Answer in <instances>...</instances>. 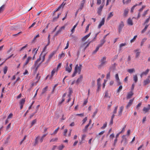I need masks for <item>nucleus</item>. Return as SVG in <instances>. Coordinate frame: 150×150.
<instances>
[{
    "label": "nucleus",
    "mask_w": 150,
    "mask_h": 150,
    "mask_svg": "<svg viewBox=\"0 0 150 150\" xmlns=\"http://www.w3.org/2000/svg\"><path fill=\"white\" fill-rule=\"evenodd\" d=\"M41 59V57L40 56L39 58L35 62L33 66V69L35 70V73L37 71L38 68L40 66L41 64V62H40Z\"/></svg>",
    "instance_id": "f257e3e1"
},
{
    "label": "nucleus",
    "mask_w": 150,
    "mask_h": 150,
    "mask_svg": "<svg viewBox=\"0 0 150 150\" xmlns=\"http://www.w3.org/2000/svg\"><path fill=\"white\" fill-rule=\"evenodd\" d=\"M82 67L81 65L80 64L79 66L78 64L76 65L74 68V71L73 74L72 75V77L75 76L76 74L78 73L79 74H80L81 71V69Z\"/></svg>",
    "instance_id": "f03ea898"
},
{
    "label": "nucleus",
    "mask_w": 150,
    "mask_h": 150,
    "mask_svg": "<svg viewBox=\"0 0 150 150\" xmlns=\"http://www.w3.org/2000/svg\"><path fill=\"white\" fill-rule=\"evenodd\" d=\"M106 59V57L105 56L103 57L102 58L100 59V64L99 65V66L100 67H101L106 64L107 63V61Z\"/></svg>",
    "instance_id": "7ed1b4c3"
},
{
    "label": "nucleus",
    "mask_w": 150,
    "mask_h": 150,
    "mask_svg": "<svg viewBox=\"0 0 150 150\" xmlns=\"http://www.w3.org/2000/svg\"><path fill=\"white\" fill-rule=\"evenodd\" d=\"M72 64H71L69 65L68 62H67L66 63V66L65 67V70L67 71L68 73L71 72L72 69Z\"/></svg>",
    "instance_id": "20e7f679"
},
{
    "label": "nucleus",
    "mask_w": 150,
    "mask_h": 150,
    "mask_svg": "<svg viewBox=\"0 0 150 150\" xmlns=\"http://www.w3.org/2000/svg\"><path fill=\"white\" fill-rule=\"evenodd\" d=\"M85 1L84 0H83L81 1V3L80 5V7L78 9V10L77 11V13H78L79 11H81L83 9L84 3H85Z\"/></svg>",
    "instance_id": "39448f33"
},
{
    "label": "nucleus",
    "mask_w": 150,
    "mask_h": 150,
    "mask_svg": "<svg viewBox=\"0 0 150 150\" xmlns=\"http://www.w3.org/2000/svg\"><path fill=\"white\" fill-rule=\"evenodd\" d=\"M124 26V24L122 21H121L118 26V31L120 33L122 31V29Z\"/></svg>",
    "instance_id": "423d86ee"
},
{
    "label": "nucleus",
    "mask_w": 150,
    "mask_h": 150,
    "mask_svg": "<svg viewBox=\"0 0 150 150\" xmlns=\"http://www.w3.org/2000/svg\"><path fill=\"white\" fill-rule=\"evenodd\" d=\"M90 42H89L86 46L85 45L86 42H85V43H84L81 46V48H83V51H84L85 50V49H86V47L89 46V45L90 44Z\"/></svg>",
    "instance_id": "0eeeda50"
},
{
    "label": "nucleus",
    "mask_w": 150,
    "mask_h": 150,
    "mask_svg": "<svg viewBox=\"0 0 150 150\" xmlns=\"http://www.w3.org/2000/svg\"><path fill=\"white\" fill-rule=\"evenodd\" d=\"M105 22V18H103L101 21L100 22L99 25H98V27L99 28H100L104 24Z\"/></svg>",
    "instance_id": "6e6552de"
},
{
    "label": "nucleus",
    "mask_w": 150,
    "mask_h": 150,
    "mask_svg": "<svg viewBox=\"0 0 150 150\" xmlns=\"http://www.w3.org/2000/svg\"><path fill=\"white\" fill-rule=\"evenodd\" d=\"M129 9L128 8H126L125 9L123 13V16L124 17H126L128 13Z\"/></svg>",
    "instance_id": "1a4fd4ad"
},
{
    "label": "nucleus",
    "mask_w": 150,
    "mask_h": 150,
    "mask_svg": "<svg viewBox=\"0 0 150 150\" xmlns=\"http://www.w3.org/2000/svg\"><path fill=\"white\" fill-rule=\"evenodd\" d=\"M103 8V6L100 5L98 9V13L99 15H101V11Z\"/></svg>",
    "instance_id": "9d476101"
},
{
    "label": "nucleus",
    "mask_w": 150,
    "mask_h": 150,
    "mask_svg": "<svg viewBox=\"0 0 150 150\" xmlns=\"http://www.w3.org/2000/svg\"><path fill=\"white\" fill-rule=\"evenodd\" d=\"M133 100L134 98L132 99H131L129 100V102L127 104L126 106V108H128L129 107H130L132 105Z\"/></svg>",
    "instance_id": "9b49d317"
},
{
    "label": "nucleus",
    "mask_w": 150,
    "mask_h": 150,
    "mask_svg": "<svg viewBox=\"0 0 150 150\" xmlns=\"http://www.w3.org/2000/svg\"><path fill=\"white\" fill-rule=\"evenodd\" d=\"M65 4H64V2L61 5H60L57 8L56 10H55L54 12H56L58 11L61 8H63L64 6L65 5Z\"/></svg>",
    "instance_id": "f8f14e48"
},
{
    "label": "nucleus",
    "mask_w": 150,
    "mask_h": 150,
    "mask_svg": "<svg viewBox=\"0 0 150 150\" xmlns=\"http://www.w3.org/2000/svg\"><path fill=\"white\" fill-rule=\"evenodd\" d=\"M133 94L134 93L132 91H131L130 92L128 93L127 96V98L129 99L131 98L132 96L133 95Z\"/></svg>",
    "instance_id": "ddd939ff"
},
{
    "label": "nucleus",
    "mask_w": 150,
    "mask_h": 150,
    "mask_svg": "<svg viewBox=\"0 0 150 150\" xmlns=\"http://www.w3.org/2000/svg\"><path fill=\"white\" fill-rule=\"evenodd\" d=\"M127 23L128 25H133L132 20L130 18H129L127 20Z\"/></svg>",
    "instance_id": "4468645a"
},
{
    "label": "nucleus",
    "mask_w": 150,
    "mask_h": 150,
    "mask_svg": "<svg viewBox=\"0 0 150 150\" xmlns=\"http://www.w3.org/2000/svg\"><path fill=\"white\" fill-rule=\"evenodd\" d=\"M83 78V75H80L78 79L76 81V82L78 84L81 82Z\"/></svg>",
    "instance_id": "2eb2a0df"
},
{
    "label": "nucleus",
    "mask_w": 150,
    "mask_h": 150,
    "mask_svg": "<svg viewBox=\"0 0 150 150\" xmlns=\"http://www.w3.org/2000/svg\"><path fill=\"white\" fill-rule=\"evenodd\" d=\"M150 109V105H148L147 108L144 107L143 109V110L145 112V113L147 112Z\"/></svg>",
    "instance_id": "dca6fc26"
},
{
    "label": "nucleus",
    "mask_w": 150,
    "mask_h": 150,
    "mask_svg": "<svg viewBox=\"0 0 150 150\" xmlns=\"http://www.w3.org/2000/svg\"><path fill=\"white\" fill-rule=\"evenodd\" d=\"M150 82V80L149 79L147 78L144 81V86L146 85L149 83Z\"/></svg>",
    "instance_id": "f3484780"
},
{
    "label": "nucleus",
    "mask_w": 150,
    "mask_h": 150,
    "mask_svg": "<svg viewBox=\"0 0 150 150\" xmlns=\"http://www.w3.org/2000/svg\"><path fill=\"white\" fill-rule=\"evenodd\" d=\"M113 16L112 12H110L108 15L107 19L108 20Z\"/></svg>",
    "instance_id": "a211bd4d"
},
{
    "label": "nucleus",
    "mask_w": 150,
    "mask_h": 150,
    "mask_svg": "<svg viewBox=\"0 0 150 150\" xmlns=\"http://www.w3.org/2000/svg\"><path fill=\"white\" fill-rule=\"evenodd\" d=\"M38 50V48L37 49H36V48H35L32 51V54L34 55H33L35 56L37 54Z\"/></svg>",
    "instance_id": "6ab92c4d"
},
{
    "label": "nucleus",
    "mask_w": 150,
    "mask_h": 150,
    "mask_svg": "<svg viewBox=\"0 0 150 150\" xmlns=\"http://www.w3.org/2000/svg\"><path fill=\"white\" fill-rule=\"evenodd\" d=\"M124 108V107L123 106H121V107H120V108L118 112V113H119V115H120L122 114V111L123 110Z\"/></svg>",
    "instance_id": "aec40b11"
},
{
    "label": "nucleus",
    "mask_w": 150,
    "mask_h": 150,
    "mask_svg": "<svg viewBox=\"0 0 150 150\" xmlns=\"http://www.w3.org/2000/svg\"><path fill=\"white\" fill-rule=\"evenodd\" d=\"M116 65V64L114 63V64H112V66L110 68V69L112 70H114L115 69Z\"/></svg>",
    "instance_id": "412c9836"
},
{
    "label": "nucleus",
    "mask_w": 150,
    "mask_h": 150,
    "mask_svg": "<svg viewBox=\"0 0 150 150\" xmlns=\"http://www.w3.org/2000/svg\"><path fill=\"white\" fill-rule=\"evenodd\" d=\"M128 72L130 74H132L135 72V69L134 68L129 69L127 70Z\"/></svg>",
    "instance_id": "4be33fe9"
},
{
    "label": "nucleus",
    "mask_w": 150,
    "mask_h": 150,
    "mask_svg": "<svg viewBox=\"0 0 150 150\" xmlns=\"http://www.w3.org/2000/svg\"><path fill=\"white\" fill-rule=\"evenodd\" d=\"M79 23V21H78L76 24L73 26L72 29L71 30V33L72 34L75 31V29L78 25Z\"/></svg>",
    "instance_id": "5701e85b"
},
{
    "label": "nucleus",
    "mask_w": 150,
    "mask_h": 150,
    "mask_svg": "<svg viewBox=\"0 0 150 150\" xmlns=\"http://www.w3.org/2000/svg\"><path fill=\"white\" fill-rule=\"evenodd\" d=\"M65 55V54L63 52H62L61 54H60L58 56L59 59H61L62 57H64Z\"/></svg>",
    "instance_id": "b1692460"
},
{
    "label": "nucleus",
    "mask_w": 150,
    "mask_h": 150,
    "mask_svg": "<svg viewBox=\"0 0 150 150\" xmlns=\"http://www.w3.org/2000/svg\"><path fill=\"white\" fill-rule=\"evenodd\" d=\"M146 40L147 38H144L142 39L140 44V46L141 47H142L143 45L144 42L146 41Z\"/></svg>",
    "instance_id": "393cba45"
},
{
    "label": "nucleus",
    "mask_w": 150,
    "mask_h": 150,
    "mask_svg": "<svg viewBox=\"0 0 150 150\" xmlns=\"http://www.w3.org/2000/svg\"><path fill=\"white\" fill-rule=\"evenodd\" d=\"M55 52L53 51L51 53L49 56L48 58L51 59L53 55L55 54Z\"/></svg>",
    "instance_id": "a878e982"
},
{
    "label": "nucleus",
    "mask_w": 150,
    "mask_h": 150,
    "mask_svg": "<svg viewBox=\"0 0 150 150\" xmlns=\"http://www.w3.org/2000/svg\"><path fill=\"white\" fill-rule=\"evenodd\" d=\"M57 71L58 70L57 69H56V68L54 69L51 72V76H52L55 73L57 72Z\"/></svg>",
    "instance_id": "bb28decb"
},
{
    "label": "nucleus",
    "mask_w": 150,
    "mask_h": 150,
    "mask_svg": "<svg viewBox=\"0 0 150 150\" xmlns=\"http://www.w3.org/2000/svg\"><path fill=\"white\" fill-rule=\"evenodd\" d=\"M133 80L135 83H136L138 81V77L137 75L133 76Z\"/></svg>",
    "instance_id": "cd10ccee"
},
{
    "label": "nucleus",
    "mask_w": 150,
    "mask_h": 150,
    "mask_svg": "<svg viewBox=\"0 0 150 150\" xmlns=\"http://www.w3.org/2000/svg\"><path fill=\"white\" fill-rule=\"evenodd\" d=\"M47 135V134H44L41 137V138L40 139V142L42 143V142L44 137Z\"/></svg>",
    "instance_id": "c85d7f7f"
},
{
    "label": "nucleus",
    "mask_w": 150,
    "mask_h": 150,
    "mask_svg": "<svg viewBox=\"0 0 150 150\" xmlns=\"http://www.w3.org/2000/svg\"><path fill=\"white\" fill-rule=\"evenodd\" d=\"M58 140V138L57 137L53 138L50 140V142H56Z\"/></svg>",
    "instance_id": "c756f323"
},
{
    "label": "nucleus",
    "mask_w": 150,
    "mask_h": 150,
    "mask_svg": "<svg viewBox=\"0 0 150 150\" xmlns=\"http://www.w3.org/2000/svg\"><path fill=\"white\" fill-rule=\"evenodd\" d=\"M64 147V146L63 144H62L59 146L57 147V149L59 150H62V149Z\"/></svg>",
    "instance_id": "7c9ffc66"
},
{
    "label": "nucleus",
    "mask_w": 150,
    "mask_h": 150,
    "mask_svg": "<svg viewBox=\"0 0 150 150\" xmlns=\"http://www.w3.org/2000/svg\"><path fill=\"white\" fill-rule=\"evenodd\" d=\"M59 127H57L54 131L51 134V135H55V134H56L57 132H58L59 129Z\"/></svg>",
    "instance_id": "2f4dec72"
},
{
    "label": "nucleus",
    "mask_w": 150,
    "mask_h": 150,
    "mask_svg": "<svg viewBox=\"0 0 150 150\" xmlns=\"http://www.w3.org/2000/svg\"><path fill=\"white\" fill-rule=\"evenodd\" d=\"M61 14V13H59L58 14L57 16L56 17L54 18H53L52 21L53 22L55 21H57V19L59 17V16Z\"/></svg>",
    "instance_id": "473e14b6"
},
{
    "label": "nucleus",
    "mask_w": 150,
    "mask_h": 150,
    "mask_svg": "<svg viewBox=\"0 0 150 150\" xmlns=\"http://www.w3.org/2000/svg\"><path fill=\"white\" fill-rule=\"evenodd\" d=\"M137 50H134V51L135 52H136V57L137 58L139 56L140 52H137Z\"/></svg>",
    "instance_id": "72a5a7b5"
},
{
    "label": "nucleus",
    "mask_w": 150,
    "mask_h": 150,
    "mask_svg": "<svg viewBox=\"0 0 150 150\" xmlns=\"http://www.w3.org/2000/svg\"><path fill=\"white\" fill-rule=\"evenodd\" d=\"M39 137H37L35 139V142L34 144V146H36L37 144H38V139L39 138Z\"/></svg>",
    "instance_id": "f704fd0d"
},
{
    "label": "nucleus",
    "mask_w": 150,
    "mask_h": 150,
    "mask_svg": "<svg viewBox=\"0 0 150 150\" xmlns=\"http://www.w3.org/2000/svg\"><path fill=\"white\" fill-rule=\"evenodd\" d=\"M25 99L23 98L21 99L20 102V105H24L25 102Z\"/></svg>",
    "instance_id": "c9c22d12"
},
{
    "label": "nucleus",
    "mask_w": 150,
    "mask_h": 150,
    "mask_svg": "<svg viewBox=\"0 0 150 150\" xmlns=\"http://www.w3.org/2000/svg\"><path fill=\"white\" fill-rule=\"evenodd\" d=\"M148 26L149 25H146L145 26L144 28L141 31L142 33H144L146 30Z\"/></svg>",
    "instance_id": "e433bc0d"
},
{
    "label": "nucleus",
    "mask_w": 150,
    "mask_h": 150,
    "mask_svg": "<svg viewBox=\"0 0 150 150\" xmlns=\"http://www.w3.org/2000/svg\"><path fill=\"white\" fill-rule=\"evenodd\" d=\"M149 69H147L144 72H143L142 73L144 75H147L149 73Z\"/></svg>",
    "instance_id": "4c0bfd02"
},
{
    "label": "nucleus",
    "mask_w": 150,
    "mask_h": 150,
    "mask_svg": "<svg viewBox=\"0 0 150 150\" xmlns=\"http://www.w3.org/2000/svg\"><path fill=\"white\" fill-rule=\"evenodd\" d=\"M37 122V120L36 119H35L32 121L31 123V127H32L33 125L35 124Z\"/></svg>",
    "instance_id": "58836bf2"
},
{
    "label": "nucleus",
    "mask_w": 150,
    "mask_h": 150,
    "mask_svg": "<svg viewBox=\"0 0 150 150\" xmlns=\"http://www.w3.org/2000/svg\"><path fill=\"white\" fill-rule=\"evenodd\" d=\"M20 77H18L17 79H16V81H14L13 83V84H12V85L13 86H14L15 85V84H16V82L17 81H19L20 80Z\"/></svg>",
    "instance_id": "ea45409f"
},
{
    "label": "nucleus",
    "mask_w": 150,
    "mask_h": 150,
    "mask_svg": "<svg viewBox=\"0 0 150 150\" xmlns=\"http://www.w3.org/2000/svg\"><path fill=\"white\" fill-rule=\"evenodd\" d=\"M66 93H65L63 95V96H62V98L61 102L60 103V104H61L64 101L65 99L64 98V97L66 96Z\"/></svg>",
    "instance_id": "a19ab883"
},
{
    "label": "nucleus",
    "mask_w": 150,
    "mask_h": 150,
    "mask_svg": "<svg viewBox=\"0 0 150 150\" xmlns=\"http://www.w3.org/2000/svg\"><path fill=\"white\" fill-rule=\"evenodd\" d=\"M40 57H41V55H40ZM45 56H46V54H45L43 55V56L42 57V58L41 59V60H42V61L41 62H41V63L43 62L44 60H45Z\"/></svg>",
    "instance_id": "79ce46f5"
},
{
    "label": "nucleus",
    "mask_w": 150,
    "mask_h": 150,
    "mask_svg": "<svg viewBox=\"0 0 150 150\" xmlns=\"http://www.w3.org/2000/svg\"><path fill=\"white\" fill-rule=\"evenodd\" d=\"M104 97L106 98H110V97L108 96V91H105V93Z\"/></svg>",
    "instance_id": "37998d69"
},
{
    "label": "nucleus",
    "mask_w": 150,
    "mask_h": 150,
    "mask_svg": "<svg viewBox=\"0 0 150 150\" xmlns=\"http://www.w3.org/2000/svg\"><path fill=\"white\" fill-rule=\"evenodd\" d=\"M98 112V110L96 109L95 112H93V115L92 116L93 117H94L96 115Z\"/></svg>",
    "instance_id": "c03bdc74"
},
{
    "label": "nucleus",
    "mask_w": 150,
    "mask_h": 150,
    "mask_svg": "<svg viewBox=\"0 0 150 150\" xmlns=\"http://www.w3.org/2000/svg\"><path fill=\"white\" fill-rule=\"evenodd\" d=\"M97 85L98 86L97 91L98 92L100 89L101 84L100 83H97Z\"/></svg>",
    "instance_id": "a18cd8bd"
},
{
    "label": "nucleus",
    "mask_w": 150,
    "mask_h": 150,
    "mask_svg": "<svg viewBox=\"0 0 150 150\" xmlns=\"http://www.w3.org/2000/svg\"><path fill=\"white\" fill-rule=\"evenodd\" d=\"M138 6V4H136L133 6L131 8V12H132L133 11V10L135 7Z\"/></svg>",
    "instance_id": "49530a36"
},
{
    "label": "nucleus",
    "mask_w": 150,
    "mask_h": 150,
    "mask_svg": "<svg viewBox=\"0 0 150 150\" xmlns=\"http://www.w3.org/2000/svg\"><path fill=\"white\" fill-rule=\"evenodd\" d=\"M4 5L0 7V13L3 11L4 9Z\"/></svg>",
    "instance_id": "de8ad7c7"
},
{
    "label": "nucleus",
    "mask_w": 150,
    "mask_h": 150,
    "mask_svg": "<svg viewBox=\"0 0 150 150\" xmlns=\"http://www.w3.org/2000/svg\"><path fill=\"white\" fill-rule=\"evenodd\" d=\"M137 37V35H135L134 36L133 38L131 40H130V42L131 43H132L133 42H134L135 40L136 39V38Z\"/></svg>",
    "instance_id": "09e8293b"
},
{
    "label": "nucleus",
    "mask_w": 150,
    "mask_h": 150,
    "mask_svg": "<svg viewBox=\"0 0 150 150\" xmlns=\"http://www.w3.org/2000/svg\"><path fill=\"white\" fill-rule=\"evenodd\" d=\"M47 88H48V87L47 86H46L45 87V88H44L43 89L42 92V93H45V92L47 91Z\"/></svg>",
    "instance_id": "8fccbe9b"
},
{
    "label": "nucleus",
    "mask_w": 150,
    "mask_h": 150,
    "mask_svg": "<svg viewBox=\"0 0 150 150\" xmlns=\"http://www.w3.org/2000/svg\"><path fill=\"white\" fill-rule=\"evenodd\" d=\"M118 108V106H117L115 107L114 110L113 111V113L114 114H116L117 113V110Z\"/></svg>",
    "instance_id": "3c124183"
},
{
    "label": "nucleus",
    "mask_w": 150,
    "mask_h": 150,
    "mask_svg": "<svg viewBox=\"0 0 150 150\" xmlns=\"http://www.w3.org/2000/svg\"><path fill=\"white\" fill-rule=\"evenodd\" d=\"M32 59V57H28L27 59H26V62H27L28 63Z\"/></svg>",
    "instance_id": "603ef678"
},
{
    "label": "nucleus",
    "mask_w": 150,
    "mask_h": 150,
    "mask_svg": "<svg viewBox=\"0 0 150 150\" xmlns=\"http://www.w3.org/2000/svg\"><path fill=\"white\" fill-rule=\"evenodd\" d=\"M107 123L106 122L103 125V126L101 127V129H104L107 126Z\"/></svg>",
    "instance_id": "864d4df0"
},
{
    "label": "nucleus",
    "mask_w": 150,
    "mask_h": 150,
    "mask_svg": "<svg viewBox=\"0 0 150 150\" xmlns=\"http://www.w3.org/2000/svg\"><path fill=\"white\" fill-rule=\"evenodd\" d=\"M89 125H90L88 124L87 125H86L85 126L84 129L83 130V131L84 132L86 131L87 129L88 128V127L89 126Z\"/></svg>",
    "instance_id": "5fc2aeb1"
},
{
    "label": "nucleus",
    "mask_w": 150,
    "mask_h": 150,
    "mask_svg": "<svg viewBox=\"0 0 150 150\" xmlns=\"http://www.w3.org/2000/svg\"><path fill=\"white\" fill-rule=\"evenodd\" d=\"M67 131H68L67 129H66L64 130V133H63V135L64 136H65V137L67 136L66 134L67 133Z\"/></svg>",
    "instance_id": "6e6d98bb"
},
{
    "label": "nucleus",
    "mask_w": 150,
    "mask_h": 150,
    "mask_svg": "<svg viewBox=\"0 0 150 150\" xmlns=\"http://www.w3.org/2000/svg\"><path fill=\"white\" fill-rule=\"evenodd\" d=\"M87 120V117H86L82 120V124H84Z\"/></svg>",
    "instance_id": "4d7b16f0"
},
{
    "label": "nucleus",
    "mask_w": 150,
    "mask_h": 150,
    "mask_svg": "<svg viewBox=\"0 0 150 150\" xmlns=\"http://www.w3.org/2000/svg\"><path fill=\"white\" fill-rule=\"evenodd\" d=\"M90 25H91V24H89L86 26V28L85 32H87L88 31L89 29V27Z\"/></svg>",
    "instance_id": "13d9d810"
},
{
    "label": "nucleus",
    "mask_w": 150,
    "mask_h": 150,
    "mask_svg": "<svg viewBox=\"0 0 150 150\" xmlns=\"http://www.w3.org/2000/svg\"><path fill=\"white\" fill-rule=\"evenodd\" d=\"M126 45V43H121L120 44V50H121V48L123 46H124L125 45Z\"/></svg>",
    "instance_id": "bf43d9fd"
},
{
    "label": "nucleus",
    "mask_w": 150,
    "mask_h": 150,
    "mask_svg": "<svg viewBox=\"0 0 150 150\" xmlns=\"http://www.w3.org/2000/svg\"><path fill=\"white\" fill-rule=\"evenodd\" d=\"M7 71V67H5L4 68V74H6V73Z\"/></svg>",
    "instance_id": "052dcab7"
},
{
    "label": "nucleus",
    "mask_w": 150,
    "mask_h": 150,
    "mask_svg": "<svg viewBox=\"0 0 150 150\" xmlns=\"http://www.w3.org/2000/svg\"><path fill=\"white\" fill-rule=\"evenodd\" d=\"M73 92L72 90L71 89H69V93L68 95V97H70L71 95V93H72Z\"/></svg>",
    "instance_id": "680f3d73"
},
{
    "label": "nucleus",
    "mask_w": 150,
    "mask_h": 150,
    "mask_svg": "<svg viewBox=\"0 0 150 150\" xmlns=\"http://www.w3.org/2000/svg\"><path fill=\"white\" fill-rule=\"evenodd\" d=\"M122 86L121 85L117 89V92H119L122 89Z\"/></svg>",
    "instance_id": "e2e57ef3"
},
{
    "label": "nucleus",
    "mask_w": 150,
    "mask_h": 150,
    "mask_svg": "<svg viewBox=\"0 0 150 150\" xmlns=\"http://www.w3.org/2000/svg\"><path fill=\"white\" fill-rule=\"evenodd\" d=\"M110 71L108 72L106 75V78L107 79H110Z\"/></svg>",
    "instance_id": "0e129e2a"
},
{
    "label": "nucleus",
    "mask_w": 150,
    "mask_h": 150,
    "mask_svg": "<svg viewBox=\"0 0 150 150\" xmlns=\"http://www.w3.org/2000/svg\"><path fill=\"white\" fill-rule=\"evenodd\" d=\"M115 78L116 80V81H119V80H120L119 77V76H118V75L117 74H116V75H115Z\"/></svg>",
    "instance_id": "69168bd1"
},
{
    "label": "nucleus",
    "mask_w": 150,
    "mask_h": 150,
    "mask_svg": "<svg viewBox=\"0 0 150 150\" xmlns=\"http://www.w3.org/2000/svg\"><path fill=\"white\" fill-rule=\"evenodd\" d=\"M88 38L86 35H85L82 38V40L83 41H85Z\"/></svg>",
    "instance_id": "338daca9"
},
{
    "label": "nucleus",
    "mask_w": 150,
    "mask_h": 150,
    "mask_svg": "<svg viewBox=\"0 0 150 150\" xmlns=\"http://www.w3.org/2000/svg\"><path fill=\"white\" fill-rule=\"evenodd\" d=\"M91 84L92 86L93 87L94 86L96 85V83L95 81L94 80H93L91 82Z\"/></svg>",
    "instance_id": "774afa93"
}]
</instances>
